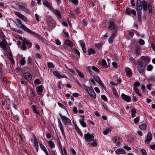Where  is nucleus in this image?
Here are the masks:
<instances>
[{"mask_svg":"<svg viewBox=\"0 0 155 155\" xmlns=\"http://www.w3.org/2000/svg\"><path fill=\"white\" fill-rule=\"evenodd\" d=\"M136 5L137 7L136 10L138 15V18L140 19L141 15L140 12L142 9V7L141 0H137Z\"/></svg>","mask_w":155,"mask_h":155,"instance_id":"nucleus-1","label":"nucleus"},{"mask_svg":"<svg viewBox=\"0 0 155 155\" xmlns=\"http://www.w3.org/2000/svg\"><path fill=\"white\" fill-rule=\"evenodd\" d=\"M17 21V25L19 27L23 29V30L26 31V32L29 29L26 27L24 25L22 24L21 23V22L20 20H18Z\"/></svg>","mask_w":155,"mask_h":155,"instance_id":"nucleus-2","label":"nucleus"},{"mask_svg":"<svg viewBox=\"0 0 155 155\" xmlns=\"http://www.w3.org/2000/svg\"><path fill=\"white\" fill-rule=\"evenodd\" d=\"M126 13L129 15H130L132 14L134 15L135 16L136 15V12L135 11L134 9H131L129 8H127L126 9Z\"/></svg>","mask_w":155,"mask_h":155,"instance_id":"nucleus-3","label":"nucleus"},{"mask_svg":"<svg viewBox=\"0 0 155 155\" xmlns=\"http://www.w3.org/2000/svg\"><path fill=\"white\" fill-rule=\"evenodd\" d=\"M152 139V136L150 133H148L146 136L145 142L147 144H149Z\"/></svg>","mask_w":155,"mask_h":155,"instance_id":"nucleus-4","label":"nucleus"},{"mask_svg":"<svg viewBox=\"0 0 155 155\" xmlns=\"http://www.w3.org/2000/svg\"><path fill=\"white\" fill-rule=\"evenodd\" d=\"M140 58L141 60L144 62L145 64H143L146 65L150 60V58L148 56H142Z\"/></svg>","mask_w":155,"mask_h":155,"instance_id":"nucleus-5","label":"nucleus"},{"mask_svg":"<svg viewBox=\"0 0 155 155\" xmlns=\"http://www.w3.org/2000/svg\"><path fill=\"white\" fill-rule=\"evenodd\" d=\"M60 116L61 117V119L64 122V124L65 125L69 124L71 123V120L68 118L67 117L65 116H63L61 114H60Z\"/></svg>","mask_w":155,"mask_h":155,"instance_id":"nucleus-6","label":"nucleus"},{"mask_svg":"<svg viewBox=\"0 0 155 155\" xmlns=\"http://www.w3.org/2000/svg\"><path fill=\"white\" fill-rule=\"evenodd\" d=\"M53 12L58 19H61L62 18L60 12L57 9H52Z\"/></svg>","mask_w":155,"mask_h":155,"instance_id":"nucleus-7","label":"nucleus"},{"mask_svg":"<svg viewBox=\"0 0 155 155\" xmlns=\"http://www.w3.org/2000/svg\"><path fill=\"white\" fill-rule=\"evenodd\" d=\"M116 34V31H114L112 34L108 39V42L110 44H111L113 43V40L115 38Z\"/></svg>","mask_w":155,"mask_h":155,"instance_id":"nucleus-8","label":"nucleus"},{"mask_svg":"<svg viewBox=\"0 0 155 155\" xmlns=\"http://www.w3.org/2000/svg\"><path fill=\"white\" fill-rule=\"evenodd\" d=\"M53 74L59 79H61L63 78H67V77L66 76L61 75L60 73L57 71H54L53 72Z\"/></svg>","mask_w":155,"mask_h":155,"instance_id":"nucleus-9","label":"nucleus"},{"mask_svg":"<svg viewBox=\"0 0 155 155\" xmlns=\"http://www.w3.org/2000/svg\"><path fill=\"white\" fill-rule=\"evenodd\" d=\"M121 96L122 99L127 102H130L131 99V98L130 97L126 95L124 93L121 94Z\"/></svg>","mask_w":155,"mask_h":155,"instance_id":"nucleus-10","label":"nucleus"},{"mask_svg":"<svg viewBox=\"0 0 155 155\" xmlns=\"http://www.w3.org/2000/svg\"><path fill=\"white\" fill-rule=\"evenodd\" d=\"M140 67L139 68L138 70L139 72L141 73H143L144 71L145 67L146 66V64H143L140 62L139 63Z\"/></svg>","mask_w":155,"mask_h":155,"instance_id":"nucleus-11","label":"nucleus"},{"mask_svg":"<svg viewBox=\"0 0 155 155\" xmlns=\"http://www.w3.org/2000/svg\"><path fill=\"white\" fill-rule=\"evenodd\" d=\"M27 32L28 33H30L31 34L37 38L40 39H41V37L40 35L35 33L34 32L31 31L29 29H28V30L27 31Z\"/></svg>","mask_w":155,"mask_h":155,"instance_id":"nucleus-12","label":"nucleus"},{"mask_svg":"<svg viewBox=\"0 0 155 155\" xmlns=\"http://www.w3.org/2000/svg\"><path fill=\"white\" fill-rule=\"evenodd\" d=\"M93 78L95 81L97 82L100 84L102 87H104L102 82L99 77L97 76L94 75Z\"/></svg>","mask_w":155,"mask_h":155,"instance_id":"nucleus-13","label":"nucleus"},{"mask_svg":"<svg viewBox=\"0 0 155 155\" xmlns=\"http://www.w3.org/2000/svg\"><path fill=\"white\" fill-rule=\"evenodd\" d=\"M113 140L114 141V143H116L117 146H119L120 145V143L121 141V138L119 137H116L113 139Z\"/></svg>","mask_w":155,"mask_h":155,"instance_id":"nucleus-14","label":"nucleus"},{"mask_svg":"<svg viewBox=\"0 0 155 155\" xmlns=\"http://www.w3.org/2000/svg\"><path fill=\"white\" fill-rule=\"evenodd\" d=\"M84 137L86 140H90L93 139L94 137L92 134H90L89 133L86 134H84Z\"/></svg>","mask_w":155,"mask_h":155,"instance_id":"nucleus-15","label":"nucleus"},{"mask_svg":"<svg viewBox=\"0 0 155 155\" xmlns=\"http://www.w3.org/2000/svg\"><path fill=\"white\" fill-rule=\"evenodd\" d=\"M23 76L28 81H30L32 78L31 75L28 73H25Z\"/></svg>","mask_w":155,"mask_h":155,"instance_id":"nucleus-16","label":"nucleus"},{"mask_svg":"<svg viewBox=\"0 0 155 155\" xmlns=\"http://www.w3.org/2000/svg\"><path fill=\"white\" fill-rule=\"evenodd\" d=\"M115 28L116 26L115 25L113 21H110L108 27L109 29L110 30H113Z\"/></svg>","mask_w":155,"mask_h":155,"instance_id":"nucleus-17","label":"nucleus"},{"mask_svg":"<svg viewBox=\"0 0 155 155\" xmlns=\"http://www.w3.org/2000/svg\"><path fill=\"white\" fill-rule=\"evenodd\" d=\"M15 14L20 18L22 19L24 21H27L26 18L24 15H22L21 13L18 12H16Z\"/></svg>","mask_w":155,"mask_h":155,"instance_id":"nucleus-18","label":"nucleus"},{"mask_svg":"<svg viewBox=\"0 0 155 155\" xmlns=\"http://www.w3.org/2000/svg\"><path fill=\"white\" fill-rule=\"evenodd\" d=\"M125 70L127 76L129 77H131L132 73L130 70V69L128 68H125Z\"/></svg>","mask_w":155,"mask_h":155,"instance_id":"nucleus-19","label":"nucleus"},{"mask_svg":"<svg viewBox=\"0 0 155 155\" xmlns=\"http://www.w3.org/2000/svg\"><path fill=\"white\" fill-rule=\"evenodd\" d=\"M58 142H59V143H58L59 145L60 148L61 149V152L62 153L63 155H67V152L66 151V150H65V148L63 147V148H62L61 145V144L59 140H58Z\"/></svg>","mask_w":155,"mask_h":155,"instance_id":"nucleus-20","label":"nucleus"},{"mask_svg":"<svg viewBox=\"0 0 155 155\" xmlns=\"http://www.w3.org/2000/svg\"><path fill=\"white\" fill-rule=\"evenodd\" d=\"M115 153L117 154H124L125 153V151L123 149L120 148L115 150Z\"/></svg>","mask_w":155,"mask_h":155,"instance_id":"nucleus-21","label":"nucleus"},{"mask_svg":"<svg viewBox=\"0 0 155 155\" xmlns=\"http://www.w3.org/2000/svg\"><path fill=\"white\" fill-rule=\"evenodd\" d=\"M43 3L44 5H45L46 7H48L49 8L51 9H52L53 8L52 6L47 0L43 1Z\"/></svg>","mask_w":155,"mask_h":155,"instance_id":"nucleus-22","label":"nucleus"},{"mask_svg":"<svg viewBox=\"0 0 155 155\" xmlns=\"http://www.w3.org/2000/svg\"><path fill=\"white\" fill-rule=\"evenodd\" d=\"M37 93L38 95H41L42 92L43 90L42 87L41 85L39 86L36 88Z\"/></svg>","mask_w":155,"mask_h":155,"instance_id":"nucleus-23","label":"nucleus"},{"mask_svg":"<svg viewBox=\"0 0 155 155\" xmlns=\"http://www.w3.org/2000/svg\"><path fill=\"white\" fill-rule=\"evenodd\" d=\"M0 45L1 47L3 48L4 50L6 48V47L5 43V40L4 38L2 39V41H1Z\"/></svg>","mask_w":155,"mask_h":155,"instance_id":"nucleus-24","label":"nucleus"},{"mask_svg":"<svg viewBox=\"0 0 155 155\" xmlns=\"http://www.w3.org/2000/svg\"><path fill=\"white\" fill-rule=\"evenodd\" d=\"M88 93L94 98L95 99L96 98V94L93 90L91 89L90 91H88Z\"/></svg>","mask_w":155,"mask_h":155,"instance_id":"nucleus-25","label":"nucleus"},{"mask_svg":"<svg viewBox=\"0 0 155 155\" xmlns=\"http://www.w3.org/2000/svg\"><path fill=\"white\" fill-rule=\"evenodd\" d=\"M142 5L143 8L144 10L145 11H146L148 7V5H147V2L145 1H143L142 2Z\"/></svg>","mask_w":155,"mask_h":155,"instance_id":"nucleus-26","label":"nucleus"},{"mask_svg":"<svg viewBox=\"0 0 155 155\" xmlns=\"http://www.w3.org/2000/svg\"><path fill=\"white\" fill-rule=\"evenodd\" d=\"M65 43L66 45L72 48L73 47V45L72 42L68 39L66 40L65 42Z\"/></svg>","mask_w":155,"mask_h":155,"instance_id":"nucleus-27","label":"nucleus"},{"mask_svg":"<svg viewBox=\"0 0 155 155\" xmlns=\"http://www.w3.org/2000/svg\"><path fill=\"white\" fill-rule=\"evenodd\" d=\"M32 108L33 110V111L34 113H35L37 116H38L39 115L40 113L37 110L36 106L35 105H33L32 106Z\"/></svg>","mask_w":155,"mask_h":155,"instance_id":"nucleus-28","label":"nucleus"},{"mask_svg":"<svg viewBox=\"0 0 155 155\" xmlns=\"http://www.w3.org/2000/svg\"><path fill=\"white\" fill-rule=\"evenodd\" d=\"M81 48H82V50H83V52L84 53H86V49L85 47V43L83 42H81Z\"/></svg>","mask_w":155,"mask_h":155,"instance_id":"nucleus-29","label":"nucleus"},{"mask_svg":"<svg viewBox=\"0 0 155 155\" xmlns=\"http://www.w3.org/2000/svg\"><path fill=\"white\" fill-rule=\"evenodd\" d=\"M18 5L19 7L22 10L26 6L25 4L21 3H18Z\"/></svg>","mask_w":155,"mask_h":155,"instance_id":"nucleus-30","label":"nucleus"},{"mask_svg":"<svg viewBox=\"0 0 155 155\" xmlns=\"http://www.w3.org/2000/svg\"><path fill=\"white\" fill-rule=\"evenodd\" d=\"M58 123L59 127L60 128V130L61 132L63 133L64 132V129L63 127V126L62 123L59 119H58Z\"/></svg>","mask_w":155,"mask_h":155,"instance_id":"nucleus-31","label":"nucleus"},{"mask_svg":"<svg viewBox=\"0 0 155 155\" xmlns=\"http://www.w3.org/2000/svg\"><path fill=\"white\" fill-rule=\"evenodd\" d=\"M23 42L25 44H26L27 45L31 47V43L30 42V41H27L25 39H22Z\"/></svg>","mask_w":155,"mask_h":155,"instance_id":"nucleus-32","label":"nucleus"},{"mask_svg":"<svg viewBox=\"0 0 155 155\" xmlns=\"http://www.w3.org/2000/svg\"><path fill=\"white\" fill-rule=\"evenodd\" d=\"M34 145L37 151H38V142L37 140L36 139H34Z\"/></svg>","mask_w":155,"mask_h":155,"instance_id":"nucleus-33","label":"nucleus"},{"mask_svg":"<svg viewBox=\"0 0 155 155\" xmlns=\"http://www.w3.org/2000/svg\"><path fill=\"white\" fill-rule=\"evenodd\" d=\"M113 92L114 94L116 97L118 98L119 97V95L118 94L116 90L114 88H113L112 89Z\"/></svg>","mask_w":155,"mask_h":155,"instance_id":"nucleus-34","label":"nucleus"},{"mask_svg":"<svg viewBox=\"0 0 155 155\" xmlns=\"http://www.w3.org/2000/svg\"><path fill=\"white\" fill-rule=\"evenodd\" d=\"M95 53V51L92 48H91L88 50V54L89 55L91 54H94Z\"/></svg>","mask_w":155,"mask_h":155,"instance_id":"nucleus-35","label":"nucleus"},{"mask_svg":"<svg viewBox=\"0 0 155 155\" xmlns=\"http://www.w3.org/2000/svg\"><path fill=\"white\" fill-rule=\"evenodd\" d=\"M148 8L149 12L150 14H152V7L150 4H148Z\"/></svg>","mask_w":155,"mask_h":155,"instance_id":"nucleus-36","label":"nucleus"},{"mask_svg":"<svg viewBox=\"0 0 155 155\" xmlns=\"http://www.w3.org/2000/svg\"><path fill=\"white\" fill-rule=\"evenodd\" d=\"M140 129L141 130H144L147 127V125L146 124H142L139 126Z\"/></svg>","mask_w":155,"mask_h":155,"instance_id":"nucleus-37","label":"nucleus"},{"mask_svg":"<svg viewBox=\"0 0 155 155\" xmlns=\"http://www.w3.org/2000/svg\"><path fill=\"white\" fill-rule=\"evenodd\" d=\"M131 116L133 117H134L135 116V114L136 113V111L135 109H132L131 110Z\"/></svg>","mask_w":155,"mask_h":155,"instance_id":"nucleus-38","label":"nucleus"},{"mask_svg":"<svg viewBox=\"0 0 155 155\" xmlns=\"http://www.w3.org/2000/svg\"><path fill=\"white\" fill-rule=\"evenodd\" d=\"M49 145L51 148H54L55 145L54 143L51 140H49L48 142Z\"/></svg>","mask_w":155,"mask_h":155,"instance_id":"nucleus-39","label":"nucleus"},{"mask_svg":"<svg viewBox=\"0 0 155 155\" xmlns=\"http://www.w3.org/2000/svg\"><path fill=\"white\" fill-rule=\"evenodd\" d=\"M134 89L135 92L138 96H141L139 92L138 89L137 87H134Z\"/></svg>","mask_w":155,"mask_h":155,"instance_id":"nucleus-40","label":"nucleus"},{"mask_svg":"<svg viewBox=\"0 0 155 155\" xmlns=\"http://www.w3.org/2000/svg\"><path fill=\"white\" fill-rule=\"evenodd\" d=\"M110 128H107L103 131V133L104 134L106 135L107 134V133L110 131Z\"/></svg>","mask_w":155,"mask_h":155,"instance_id":"nucleus-41","label":"nucleus"},{"mask_svg":"<svg viewBox=\"0 0 155 155\" xmlns=\"http://www.w3.org/2000/svg\"><path fill=\"white\" fill-rule=\"evenodd\" d=\"M2 104L3 106H8L9 104V103H8L6 101L2 100Z\"/></svg>","mask_w":155,"mask_h":155,"instance_id":"nucleus-42","label":"nucleus"},{"mask_svg":"<svg viewBox=\"0 0 155 155\" xmlns=\"http://www.w3.org/2000/svg\"><path fill=\"white\" fill-rule=\"evenodd\" d=\"M40 147L44 152H47V150L45 147L42 144H40Z\"/></svg>","mask_w":155,"mask_h":155,"instance_id":"nucleus-43","label":"nucleus"},{"mask_svg":"<svg viewBox=\"0 0 155 155\" xmlns=\"http://www.w3.org/2000/svg\"><path fill=\"white\" fill-rule=\"evenodd\" d=\"M25 63V58H23L20 61V64L21 65H24Z\"/></svg>","mask_w":155,"mask_h":155,"instance_id":"nucleus-44","label":"nucleus"},{"mask_svg":"<svg viewBox=\"0 0 155 155\" xmlns=\"http://www.w3.org/2000/svg\"><path fill=\"white\" fill-rule=\"evenodd\" d=\"M92 69L95 72H99V70L96 67L94 66H93L92 67Z\"/></svg>","mask_w":155,"mask_h":155,"instance_id":"nucleus-45","label":"nucleus"},{"mask_svg":"<svg viewBox=\"0 0 155 155\" xmlns=\"http://www.w3.org/2000/svg\"><path fill=\"white\" fill-rule=\"evenodd\" d=\"M48 67L49 68H53L54 67V66L53 65V64L51 63V62H49L48 64Z\"/></svg>","mask_w":155,"mask_h":155,"instance_id":"nucleus-46","label":"nucleus"},{"mask_svg":"<svg viewBox=\"0 0 155 155\" xmlns=\"http://www.w3.org/2000/svg\"><path fill=\"white\" fill-rule=\"evenodd\" d=\"M74 12L76 14L78 15L80 12V10L78 8H77L74 10Z\"/></svg>","mask_w":155,"mask_h":155,"instance_id":"nucleus-47","label":"nucleus"},{"mask_svg":"<svg viewBox=\"0 0 155 155\" xmlns=\"http://www.w3.org/2000/svg\"><path fill=\"white\" fill-rule=\"evenodd\" d=\"M147 68L148 71H151L153 69V66L150 65H149L147 66Z\"/></svg>","mask_w":155,"mask_h":155,"instance_id":"nucleus-48","label":"nucleus"},{"mask_svg":"<svg viewBox=\"0 0 155 155\" xmlns=\"http://www.w3.org/2000/svg\"><path fill=\"white\" fill-rule=\"evenodd\" d=\"M139 117H137L134 119V121L135 124H137L139 121Z\"/></svg>","mask_w":155,"mask_h":155,"instance_id":"nucleus-49","label":"nucleus"},{"mask_svg":"<svg viewBox=\"0 0 155 155\" xmlns=\"http://www.w3.org/2000/svg\"><path fill=\"white\" fill-rule=\"evenodd\" d=\"M81 124L84 127H85L86 126V123L83 120L80 121Z\"/></svg>","mask_w":155,"mask_h":155,"instance_id":"nucleus-50","label":"nucleus"},{"mask_svg":"<svg viewBox=\"0 0 155 155\" xmlns=\"http://www.w3.org/2000/svg\"><path fill=\"white\" fill-rule=\"evenodd\" d=\"M139 43L140 45H143L144 44L145 42L143 40L141 39L139 40Z\"/></svg>","mask_w":155,"mask_h":155,"instance_id":"nucleus-51","label":"nucleus"},{"mask_svg":"<svg viewBox=\"0 0 155 155\" xmlns=\"http://www.w3.org/2000/svg\"><path fill=\"white\" fill-rule=\"evenodd\" d=\"M34 82L38 84H40L41 83L40 80L39 79H36L35 80Z\"/></svg>","mask_w":155,"mask_h":155,"instance_id":"nucleus-52","label":"nucleus"},{"mask_svg":"<svg viewBox=\"0 0 155 155\" xmlns=\"http://www.w3.org/2000/svg\"><path fill=\"white\" fill-rule=\"evenodd\" d=\"M25 12L29 13H30V11L28 9L27 7L26 6L24 8L23 10Z\"/></svg>","mask_w":155,"mask_h":155,"instance_id":"nucleus-53","label":"nucleus"},{"mask_svg":"<svg viewBox=\"0 0 155 155\" xmlns=\"http://www.w3.org/2000/svg\"><path fill=\"white\" fill-rule=\"evenodd\" d=\"M102 64L103 66H107V64L105 60L104 59L102 60Z\"/></svg>","mask_w":155,"mask_h":155,"instance_id":"nucleus-54","label":"nucleus"},{"mask_svg":"<svg viewBox=\"0 0 155 155\" xmlns=\"http://www.w3.org/2000/svg\"><path fill=\"white\" fill-rule=\"evenodd\" d=\"M84 89L87 92H88L89 91H90L91 89V88H90L89 87L85 85L84 86Z\"/></svg>","mask_w":155,"mask_h":155,"instance_id":"nucleus-55","label":"nucleus"},{"mask_svg":"<svg viewBox=\"0 0 155 155\" xmlns=\"http://www.w3.org/2000/svg\"><path fill=\"white\" fill-rule=\"evenodd\" d=\"M140 52V48H137L135 49V53L137 54H138Z\"/></svg>","mask_w":155,"mask_h":155,"instance_id":"nucleus-56","label":"nucleus"},{"mask_svg":"<svg viewBox=\"0 0 155 155\" xmlns=\"http://www.w3.org/2000/svg\"><path fill=\"white\" fill-rule=\"evenodd\" d=\"M25 44L23 42L21 48L22 49L24 50L26 49L27 47L25 45Z\"/></svg>","mask_w":155,"mask_h":155,"instance_id":"nucleus-57","label":"nucleus"},{"mask_svg":"<svg viewBox=\"0 0 155 155\" xmlns=\"http://www.w3.org/2000/svg\"><path fill=\"white\" fill-rule=\"evenodd\" d=\"M140 83L139 82L137 81L135 82L134 84V87H138L140 85Z\"/></svg>","mask_w":155,"mask_h":155,"instance_id":"nucleus-58","label":"nucleus"},{"mask_svg":"<svg viewBox=\"0 0 155 155\" xmlns=\"http://www.w3.org/2000/svg\"><path fill=\"white\" fill-rule=\"evenodd\" d=\"M78 75L81 78H84V76L83 74L82 73L80 72L79 71H78Z\"/></svg>","mask_w":155,"mask_h":155,"instance_id":"nucleus-59","label":"nucleus"},{"mask_svg":"<svg viewBox=\"0 0 155 155\" xmlns=\"http://www.w3.org/2000/svg\"><path fill=\"white\" fill-rule=\"evenodd\" d=\"M141 153L143 155H147V153L145 150L142 149L141 150Z\"/></svg>","mask_w":155,"mask_h":155,"instance_id":"nucleus-60","label":"nucleus"},{"mask_svg":"<svg viewBox=\"0 0 155 155\" xmlns=\"http://www.w3.org/2000/svg\"><path fill=\"white\" fill-rule=\"evenodd\" d=\"M101 97L102 99L105 101H107V100L106 96L104 95H102Z\"/></svg>","mask_w":155,"mask_h":155,"instance_id":"nucleus-61","label":"nucleus"},{"mask_svg":"<svg viewBox=\"0 0 155 155\" xmlns=\"http://www.w3.org/2000/svg\"><path fill=\"white\" fill-rule=\"evenodd\" d=\"M74 52L78 56H79L80 54L79 51L77 49H75L74 50Z\"/></svg>","mask_w":155,"mask_h":155,"instance_id":"nucleus-62","label":"nucleus"},{"mask_svg":"<svg viewBox=\"0 0 155 155\" xmlns=\"http://www.w3.org/2000/svg\"><path fill=\"white\" fill-rule=\"evenodd\" d=\"M71 152L72 153L73 155H76V152L73 149V148L71 149Z\"/></svg>","mask_w":155,"mask_h":155,"instance_id":"nucleus-63","label":"nucleus"},{"mask_svg":"<svg viewBox=\"0 0 155 155\" xmlns=\"http://www.w3.org/2000/svg\"><path fill=\"white\" fill-rule=\"evenodd\" d=\"M151 47L155 51V46L153 43L151 44Z\"/></svg>","mask_w":155,"mask_h":155,"instance_id":"nucleus-64","label":"nucleus"}]
</instances>
